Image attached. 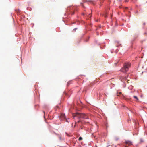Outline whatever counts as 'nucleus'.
I'll use <instances>...</instances> for the list:
<instances>
[{"mask_svg":"<svg viewBox=\"0 0 147 147\" xmlns=\"http://www.w3.org/2000/svg\"><path fill=\"white\" fill-rule=\"evenodd\" d=\"M74 118L77 117L78 118H82L84 119H88L89 117L88 115L84 114H81L79 113H74L73 114Z\"/></svg>","mask_w":147,"mask_h":147,"instance_id":"f257e3e1","label":"nucleus"},{"mask_svg":"<svg viewBox=\"0 0 147 147\" xmlns=\"http://www.w3.org/2000/svg\"><path fill=\"white\" fill-rule=\"evenodd\" d=\"M131 64L130 63H125L123 65V67L120 70L121 72L126 73L128 70L129 68L130 67Z\"/></svg>","mask_w":147,"mask_h":147,"instance_id":"f03ea898","label":"nucleus"},{"mask_svg":"<svg viewBox=\"0 0 147 147\" xmlns=\"http://www.w3.org/2000/svg\"><path fill=\"white\" fill-rule=\"evenodd\" d=\"M124 144H125L126 145L125 146V147H127V145L129 146L132 144V142L131 141L129 140H125V142H124Z\"/></svg>","mask_w":147,"mask_h":147,"instance_id":"7ed1b4c3","label":"nucleus"},{"mask_svg":"<svg viewBox=\"0 0 147 147\" xmlns=\"http://www.w3.org/2000/svg\"><path fill=\"white\" fill-rule=\"evenodd\" d=\"M127 79V78L126 76H125V77L121 76L120 78V80L121 81H123L124 80H126Z\"/></svg>","mask_w":147,"mask_h":147,"instance_id":"20e7f679","label":"nucleus"},{"mask_svg":"<svg viewBox=\"0 0 147 147\" xmlns=\"http://www.w3.org/2000/svg\"><path fill=\"white\" fill-rule=\"evenodd\" d=\"M133 97L137 101H138V98L136 96H134Z\"/></svg>","mask_w":147,"mask_h":147,"instance_id":"39448f33","label":"nucleus"},{"mask_svg":"<svg viewBox=\"0 0 147 147\" xmlns=\"http://www.w3.org/2000/svg\"><path fill=\"white\" fill-rule=\"evenodd\" d=\"M82 138L81 137H80L79 138V139H78V140L79 141H80L81 140H82Z\"/></svg>","mask_w":147,"mask_h":147,"instance_id":"423d86ee","label":"nucleus"},{"mask_svg":"<svg viewBox=\"0 0 147 147\" xmlns=\"http://www.w3.org/2000/svg\"><path fill=\"white\" fill-rule=\"evenodd\" d=\"M59 138L60 140H61V137L60 136H59Z\"/></svg>","mask_w":147,"mask_h":147,"instance_id":"0eeeda50","label":"nucleus"},{"mask_svg":"<svg viewBox=\"0 0 147 147\" xmlns=\"http://www.w3.org/2000/svg\"><path fill=\"white\" fill-rule=\"evenodd\" d=\"M119 139V138H116L115 139V140H118Z\"/></svg>","mask_w":147,"mask_h":147,"instance_id":"6e6552de","label":"nucleus"},{"mask_svg":"<svg viewBox=\"0 0 147 147\" xmlns=\"http://www.w3.org/2000/svg\"><path fill=\"white\" fill-rule=\"evenodd\" d=\"M92 13H91L90 14H89V15L90 16V17H91L92 16Z\"/></svg>","mask_w":147,"mask_h":147,"instance_id":"1a4fd4ad","label":"nucleus"},{"mask_svg":"<svg viewBox=\"0 0 147 147\" xmlns=\"http://www.w3.org/2000/svg\"><path fill=\"white\" fill-rule=\"evenodd\" d=\"M104 16L105 18H106L107 17V15H105Z\"/></svg>","mask_w":147,"mask_h":147,"instance_id":"9d476101","label":"nucleus"},{"mask_svg":"<svg viewBox=\"0 0 147 147\" xmlns=\"http://www.w3.org/2000/svg\"><path fill=\"white\" fill-rule=\"evenodd\" d=\"M78 123H79L80 122V121H78Z\"/></svg>","mask_w":147,"mask_h":147,"instance_id":"9b49d317","label":"nucleus"},{"mask_svg":"<svg viewBox=\"0 0 147 147\" xmlns=\"http://www.w3.org/2000/svg\"><path fill=\"white\" fill-rule=\"evenodd\" d=\"M43 113H44V114H45V111H43Z\"/></svg>","mask_w":147,"mask_h":147,"instance_id":"f8f14e48","label":"nucleus"},{"mask_svg":"<svg viewBox=\"0 0 147 147\" xmlns=\"http://www.w3.org/2000/svg\"><path fill=\"white\" fill-rule=\"evenodd\" d=\"M64 115H61L62 116H64Z\"/></svg>","mask_w":147,"mask_h":147,"instance_id":"ddd939ff","label":"nucleus"},{"mask_svg":"<svg viewBox=\"0 0 147 147\" xmlns=\"http://www.w3.org/2000/svg\"><path fill=\"white\" fill-rule=\"evenodd\" d=\"M76 122H75V124H76Z\"/></svg>","mask_w":147,"mask_h":147,"instance_id":"4468645a","label":"nucleus"},{"mask_svg":"<svg viewBox=\"0 0 147 147\" xmlns=\"http://www.w3.org/2000/svg\"><path fill=\"white\" fill-rule=\"evenodd\" d=\"M119 93H120V94H121V92H120Z\"/></svg>","mask_w":147,"mask_h":147,"instance_id":"2eb2a0df","label":"nucleus"}]
</instances>
